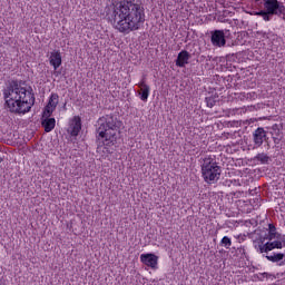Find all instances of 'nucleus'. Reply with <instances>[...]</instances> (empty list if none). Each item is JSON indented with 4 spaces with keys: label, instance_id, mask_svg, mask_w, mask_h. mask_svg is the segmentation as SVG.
Masks as SVG:
<instances>
[{
    "label": "nucleus",
    "instance_id": "1",
    "mask_svg": "<svg viewBox=\"0 0 285 285\" xmlns=\"http://www.w3.org/2000/svg\"><path fill=\"white\" fill-rule=\"evenodd\" d=\"M137 0H112L111 12L108 19L118 32L130 35L137 30H141L146 23V9Z\"/></svg>",
    "mask_w": 285,
    "mask_h": 285
},
{
    "label": "nucleus",
    "instance_id": "2",
    "mask_svg": "<svg viewBox=\"0 0 285 285\" xmlns=\"http://www.w3.org/2000/svg\"><path fill=\"white\" fill-rule=\"evenodd\" d=\"M26 81L11 80L3 89L4 110L13 115H26L35 106V92L32 87L26 88Z\"/></svg>",
    "mask_w": 285,
    "mask_h": 285
},
{
    "label": "nucleus",
    "instance_id": "3",
    "mask_svg": "<svg viewBox=\"0 0 285 285\" xmlns=\"http://www.w3.org/2000/svg\"><path fill=\"white\" fill-rule=\"evenodd\" d=\"M120 127L121 121H119L115 115H106L97 120L96 137L104 144L109 155H112V151L108 148L117 144V139H119Z\"/></svg>",
    "mask_w": 285,
    "mask_h": 285
},
{
    "label": "nucleus",
    "instance_id": "4",
    "mask_svg": "<svg viewBox=\"0 0 285 285\" xmlns=\"http://www.w3.org/2000/svg\"><path fill=\"white\" fill-rule=\"evenodd\" d=\"M263 9L254 12L255 17H262L263 21H273V17H282L285 21V6L279 0H256Z\"/></svg>",
    "mask_w": 285,
    "mask_h": 285
},
{
    "label": "nucleus",
    "instance_id": "5",
    "mask_svg": "<svg viewBox=\"0 0 285 285\" xmlns=\"http://www.w3.org/2000/svg\"><path fill=\"white\" fill-rule=\"evenodd\" d=\"M202 177L206 184H217L222 177V166L213 157H206L200 164Z\"/></svg>",
    "mask_w": 285,
    "mask_h": 285
},
{
    "label": "nucleus",
    "instance_id": "6",
    "mask_svg": "<svg viewBox=\"0 0 285 285\" xmlns=\"http://www.w3.org/2000/svg\"><path fill=\"white\" fill-rule=\"evenodd\" d=\"M230 39V30L215 29L209 31V40L214 48H233L235 42L228 41Z\"/></svg>",
    "mask_w": 285,
    "mask_h": 285
},
{
    "label": "nucleus",
    "instance_id": "7",
    "mask_svg": "<svg viewBox=\"0 0 285 285\" xmlns=\"http://www.w3.org/2000/svg\"><path fill=\"white\" fill-rule=\"evenodd\" d=\"M266 240L259 239L258 242L254 240V248L257 253L266 254L271 253V250H275V248L282 249V242L279 239L276 240Z\"/></svg>",
    "mask_w": 285,
    "mask_h": 285
},
{
    "label": "nucleus",
    "instance_id": "8",
    "mask_svg": "<svg viewBox=\"0 0 285 285\" xmlns=\"http://www.w3.org/2000/svg\"><path fill=\"white\" fill-rule=\"evenodd\" d=\"M268 131H266L263 127H258L254 132H253V141L255 148H262V146L267 144V148H271V142H268Z\"/></svg>",
    "mask_w": 285,
    "mask_h": 285
},
{
    "label": "nucleus",
    "instance_id": "9",
    "mask_svg": "<svg viewBox=\"0 0 285 285\" xmlns=\"http://www.w3.org/2000/svg\"><path fill=\"white\" fill-rule=\"evenodd\" d=\"M140 262L145 265L151 268L153 271H157L158 264H159V256L153 254V253H147V254H141L140 255Z\"/></svg>",
    "mask_w": 285,
    "mask_h": 285
},
{
    "label": "nucleus",
    "instance_id": "10",
    "mask_svg": "<svg viewBox=\"0 0 285 285\" xmlns=\"http://www.w3.org/2000/svg\"><path fill=\"white\" fill-rule=\"evenodd\" d=\"M263 242H273V239H282V234L277 232V227L274 224H268L267 234L259 236Z\"/></svg>",
    "mask_w": 285,
    "mask_h": 285
},
{
    "label": "nucleus",
    "instance_id": "11",
    "mask_svg": "<svg viewBox=\"0 0 285 285\" xmlns=\"http://www.w3.org/2000/svg\"><path fill=\"white\" fill-rule=\"evenodd\" d=\"M71 137H78L79 132H81V117L75 116L72 118V121L67 130Z\"/></svg>",
    "mask_w": 285,
    "mask_h": 285
},
{
    "label": "nucleus",
    "instance_id": "12",
    "mask_svg": "<svg viewBox=\"0 0 285 285\" xmlns=\"http://www.w3.org/2000/svg\"><path fill=\"white\" fill-rule=\"evenodd\" d=\"M190 58H191L190 52L186 50H181L178 53L177 59L175 60L177 68H186V65H188V61H190Z\"/></svg>",
    "mask_w": 285,
    "mask_h": 285
},
{
    "label": "nucleus",
    "instance_id": "13",
    "mask_svg": "<svg viewBox=\"0 0 285 285\" xmlns=\"http://www.w3.org/2000/svg\"><path fill=\"white\" fill-rule=\"evenodd\" d=\"M263 257H266V259H268V262H272L273 264H278V266H285V254L282 253H273L271 255L267 254H263Z\"/></svg>",
    "mask_w": 285,
    "mask_h": 285
},
{
    "label": "nucleus",
    "instance_id": "14",
    "mask_svg": "<svg viewBox=\"0 0 285 285\" xmlns=\"http://www.w3.org/2000/svg\"><path fill=\"white\" fill-rule=\"evenodd\" d=\"M49 63H50V66L53 67V70H57L62 63L61 52H59V51L51 52L50 58H49Z\"/></svg>",
    "mask_w": 285,
    "mask_h": 285
},
{
    "label": "nucleus",
    "instance_id": "15",
    "mask_svg": "<svg viewBox=\"0 0 285 285\" xmlns=\"http://www.w3.org/2000/svg\"><path fill=\"white\" fill-rule=\"evenodd\" d=\"M41 126L45 128V132H52L55 126H57V120L55 118H42Z\"/></svg>",
    "mask_w": 285,
    "mask_h": 285
},
{
    "label": "nucleus",
    "instance_id": "16",
    "mask_svg": "<svg viewBox=\"0 0 285 285\" xmlns=\"http://www.w3.org/2000/svg\"><path fill=\"white\" fill-rule=\"evenodd\" d=\"M138 95L141 101H148V97H150V86L146 85V82H141L140 91H138Z\"/></svg>",
    "mask_w": 285,
    "mask_h": 285
},
{
    "label": "nucleus",
    "instance_id": "17",
    "mask_svg": "<svg viewBox=\"0 0 285 285\" xmlns=\"http://www.w3.org/2000/svg\"><path fill=\"white\" fill-rule=\"evenodd\" d=\"M254 161H256L257 164H262V165H268V164H271V161H273V159L267 154L261 153L254 157Z\"/></svg>",
    "mask_w": 285,
    "mask_h": 285
},
{
    "label": "nucleus",
    "instance_id": "18",
    "mask_svg": "<svg viewBox=\"0 0 285 285\" xmlns=\"http://www.w3.org/2000/svg\"><path fill=\"white\" fill-rule=\"evenodd\" d=\"M47 106L57 110V106H59V95L55 92L51 94Z\"/></svg>",
    "mask_w": 285,
    "mask_h": 285
},
{
    "label": "nucleus",
    "instance_id": "19",
    "mask_svg": "<svg viewBox=\"0 0 285 285\" xmlns=\"http://www.w3.org/2000/svg\"><path fill=\"white\" fill-rule=\"evenodd\" d=\"M218 98L219 96L217 94L210 97H206L205 101H206L207 108H215V105L217 104Z\"/></svg>",
    "mask_w": 285,
    "mask_h": 285
},
{
    "label": "nucleus",
    "instance_id": "20",
    "mask_svg": "<svg viewBox=\"0 0 285 285\" xmlns=\"http://www.w3.org/2000/svg\"><path fill=\"white\" fill-rule=\"evenodd\" d=\"M55 108L50 107L49 105H47L43 109L42 112V119H48L52 116V112H55Z\"/></svg>",
    "mask_w": 285,
    "mask_h": 285
},
{
    "label": "nucleus",
    "instance_id": "21",
    "mask_svg": "<svg viewBox=\"0 0 285 285\" xmlns=\"http://www.w3.org/2000/svg\"><path fill=\"white\" fill-rule=\"evenodd\" d=\"M220 246H224V248H230L233 246V240L228 236H224L220 240Z\"/></svg>",
    "mask_w": 285,
    "mask_h": 285
},
{
    "label": "nucleus",
    "instance_id": "22",
    "mask_svg": "<svg viewBox=\"0 0 285 285\" xmlns=\"http://www.w3.org/2000/svg\"><path fill=\"white\" fill-rule=\"evenodd\" d=\"M269 277H271V274H268L266 272L258 274L259 282H264L265 278L268 279Z\"/></svg>",
    "mask_w": 285,
    "mask_h": 285
},
{
    "label": "nucleus",
    "instance_id": "23",
    "mask_svg": "<svg viewBox=\"0 0 285 285\" xmlns=\"http://www.w3.org/2000/svg\"><path fill=\"white\" fill-rule=\"evenodd\" d=\"M272 130H274L275 135L279 136V125L274 124V125L272 126Z\"/></svg>",
    "mask_w": 285,
    "mask_h": 285
},
{
    "label": "nucleus",
    "instance_id": "24",
    "mask_svg": "<svg viewBox=\"0 0 285 285\" xmlns=\"http://www.w3.org/2000/svg\"><path fill=\"white\" fill-rule=\"evenodd\" d=\"M278 242H281L282 248H285V235H282L281 238H278Z\"/></svg>",
    "mask_w": 285,
    "mask_h": 285
},
{
    "label": "nucleus",
    "instance_id": "25",
    "mask_svg": "<svg viewBox=\"0 0 285 285\" xmlns=\"http://www.w3.org/2000/svg\"><path fill=\"white\" fill-rule=\"evenodd\" d=\"M273 141H274V144H279V138H277V137H273Z\"/></svg>",
    "mask_w": 285,
    "mask_h": 285
},
{
    "label": "nucleus",
    "instance_id": "26",
    "mask_svg": "<svg viewBox=\"0 0 285 285\" xmlns=\"http://www.w3.org/2000/svg\"><path fill=\"white\" fill-rule=\"evenodd\" d=\"M239 252L244 254V253H246V249L244 247H240Z\"/></svg>",
    "mask_w": 285,
    "mask_h": 285
},
{
    "label": "nucleus",
    "instance_id": "27",
    "mask_svg": "<svg viewBox=\"0 0 285 285\" xmlns=\"http://www.w3.org/2000/svg\"><path fill=\"white\" fill-rule=\"evenodd\" d=\"M59 75H61V72H59V71H56V76H57V77H59Z\"/></svg>",
    "mask_w": 285,
    "mask_h": 285
},
{
    "label": "nucleus",
    "instance_id": "28",
    "mask_svg": "<svg viewBox=\"0 0 285 285\" xmlns=\"http://www.w3.org/2000/svg\"><path fill=\"white\" fill-rule=\"evenodd\" d=\"M3 161V158L0 157V164Z\"/></svg>",
    "mask_w": 285,
    "mask_h": 285
},
{
    "label": "nucleus",
    "instance_id": "29",
    "mask_svg": "<svg viewBox=\"0 0 285 285\" xmlns=\"http://www.w3.org/2000/svg\"><path fill=\"white\" fill-rule=\"evenodd\" d=\"M263 37H266V32L263 33Z\"/></svg>",
    "mask_w": 285,
    "mask_h": 285
}]
</instances>
